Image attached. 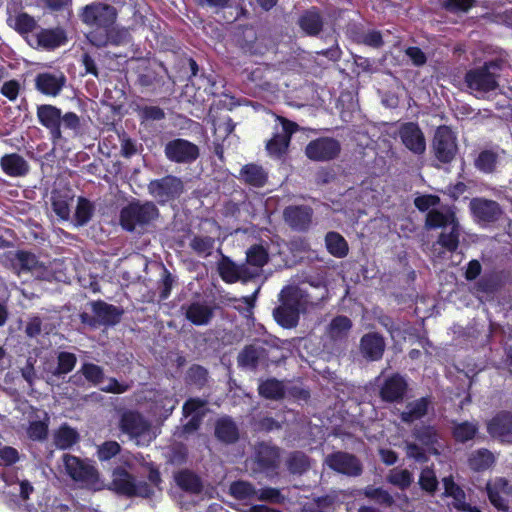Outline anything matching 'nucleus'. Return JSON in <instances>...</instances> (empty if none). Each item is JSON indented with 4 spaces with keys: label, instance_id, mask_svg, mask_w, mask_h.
Returning a JSON list of instances; mask_svg holds the SVG:
<instances>
[{
    "label": "nucleus",
    "instance_id": "f257e3e1",
    "mask_svg": "<svg viewBox=\"0 0 512 512\" xmlns=\"http://www.w3.org/2000/svg\"><path fill=\"white\" fill-rule=\"evenodd\" d=\"M117 15L114 6L103 2H93L81 9L79 17L91 28L86 37L93 46L101 48L118 43Z\"/></svg>",
    "mask_w": 512,
    "mask_h": 512
},
{
    "label": "nucleus",
    "instance_id": "f03ea898",
    "mask_svg": "<svg viewBox=\"0 0 512 512\" xmlns=\"http://www.w3.org/2000/svg\"><path fill=\"white\" fill-rule=\"evenodd\" d=\"M501 70V61L493 60L483 66L469 70L465 75L468 89L477 97L494 91L498 87V72Z\"/></svg>",
    "mask_w": 512,
    "mask_h": 512
},
{
    "label": "nucleus",
    "instance_id": "7ed1b4c3",
    "mask_svg": "<svg viewBox=\"0 0 512 512\" xmlns=\"http://www.w3.org/2000/svg\"><path fill=\"white\" fill-rule=\"evenodd\" d=\"M63 465L66 474L75 482L82 483L89 488H98L100 485L99 472L93 464L75 455L64 454Z\"/></svg>",
    "mask_w": 512,
    "mask_h": 512
},
{
    "label": "nucleus",
    "instance_id": "20e7f679",
    "mask_svg": "<svg viewBox=\"0 0 512 512\" xmlns=\"http://www.w3.org/2000/svg\"><path fill=\"white\" fill-rule=\"evenodd\" d=\"M92 313L82 312L79 315L82 324L91 328H98L100 326H114L119 323L122 311L116 306L108 304L103 300L92 301Z\"/></svg>",
    "mask_w": 512,
    "mask_h": 512
},
{
    "label": "nucleus",
    "instance_id": "39448f33",
    "mask_svg": "<svg viewBox=\"0 0 512 512\" xmlns=\"http://www.w3.org/2000/svg\"><path fill=\"white\" fill-rule=\"evenodd\" d=\"M432 150L435 157L442 163H449L457 153L456 137L447 126L437 128L432 141Z\"/></svg>",
    "mask_w": 512,
    "mask_h": 512
},
{
    "label": "nucleus",
    "instance_id": "423d86ee",
    "mask_svg": "<svg viewBox=\"0 0 512 512\" xmlns=\"http://www.w3.org/2000/svg\"><path fill=\"white\" fill-rule=\"evenodd\" d=\"M33 48H41L46 51H53L68 42L67 33L64 28H40L27 40Z\"/></svg>",
    "mask_w": 512,
    "mask_h": 512
},
{
    "label": "nucleus",
    "instance_id": "0eeeda50",
    "mask_svg": "<svg viewBox=\"0 0 512 512\" xmlns=\"http://www.w3.org/2000/svg\"><path fill=\"white\" fill-rule=\"evenodd\" d=\"M341 151L340 143L329 137L311 141L305 148L306 156L313 161H329L336 158Z\"/></svg>",
    "mask_w": 512,
    "mask_h": 512
},
{
    "label": "nucleus",
    "instance_id": "6e6552de",
    "mask_svg": "<svg viewBox=\"0 0 512 512\" xmlns=\"http://www.w3.org/2000/svg\"><path fill=\"white\" fill-rule=\"evenodd\" d=\"M149 192L160 203L168 202L183 192L182 181L175 176H166L149 183Z\"/></svg>",
    "mask_w": 512,
    "mask_h": 512
},
{
    "label": "nucleus",
    "instance_id": "1a4fd4ad",
    "mask_svg": "<svg viewBox=\"0 0 512 512\" xmlns=\"http://www.w3.org/2000/svg\"><path fill=\"white\" fill-rule=\"evenodd\" d=\"M165 155L176 163H191L199 156V148L186 139H174L165 146Z\"/></svg>",
    "mask_w": 512,
    "mask_h": 512
},
{
    "label": "nucleus",
    "instance_id": "9d476101",
    "mask_svg": "<svg viewBox=\"0 0 512 512\" xmlns=\"http://www.w3.org/2000/svg\"><path fill=\"white\" fill-rule=\"evenodd\" d=\"M324 463L332 470L350 476H359L362 473L360 461L352 454L335 452L326 456Z\"/></svg>",
    "mask_w": 512,
    "mask_h": 512
},
{
    "label": "nucleus",
    "instance_id": "9b49d317",
    "mask_svg": "<svg viewBox=\"0 0 512 512\" xmlns=\"http://www.w3.org/2000/svg\"><path fill=\"white\" fill-rule=\"evenodd\" d=\"M37 118L39 123L49 130L53 143H56L63 138L60 108L51 104L39 105L37 107Z\"/></svg>",
    "mask_w": 512,
    "mask_h": 512
},
{
    "label": "nucleus",
    "instance_id": "f8f14e48",
    "mask_svg": "<svg viewBox=\"0 0 512 512\" xmlns=\"http://www.w3.org/2000/svg\"><path fill=\"white\" fill-rule=\"evenodd\" d=\"M277 119L281 123L282 132L274 134L273 138L268 141L266 149L270 155L280 157L287 150L291 135L298 130V125L283 117H278Z\"/></svg>",
    "mask_w": 512,
    "mask_h": 512
},
{
    "label": "nucleus",
    "instance_id": "ddd939ff",
    "mask_svg": "<svg viewBox=\"0 0 512 512\" xmlns=\"http://www.w3.org/2000/svg\"><path fill=\"white\" fill-rule=\"evenodd\" d=\"M470 209L476 221L480 223L495 222L502 215V209L499 204L485 198L472 199L470 201Z\"/></svg>",
    "mask_w": 512,
    "mask_h": 512
},
{
    "label": "nucleus",
    "instance_id": "4468645a",
    "mask_svg": "<svg viewBox=\"0 0 512 512\" xmlns=\"http://www.w3.org/2000/svg\"><path fill=\"white\" fill-rule=\"evenodd\" d=\"M399 136L404 146L414 154L421 155L426 150V141L420 127L412 122L403 124Z\"/></svg>",
    "mask_w": 512,
    "mask_h": 512
},
{
    "label": "nucleus",
    "instance_id": "2eb2a0df",
    "mask_svg": "<svg viewBox=\"0 0 512 512\" xmlns=\"http://www.w3.org/2000/svg\"><path fill=\"white\" fill-rule=\"evenodd\" d=\"M154 438L150 423L140 414L130 412V440L139 446H147Z\"/></svg>",
    "mask_w": 512,
    "mask_h": 512
},
{
    "label": "nucleus",
    "instance_id": "dca6fc26",
    "mask_svg": "<svg viewBox=\"0 0 512 512\" xmlns=\"http://www.w3.org/2000/svg\"><path fill=\"white\" fill-rule=\"evenodd\" d=\"M66 77L63 73L59 75L50 72L37 74L35 78V88L46 96L55 97L60 94L66 84Z\"/></svg>",
    "mask_w": 512,
    "mask_h": 512
},
{
    "label": "nucleus",
    "instance_id": "f3484780",
    "mask_svg": "<svg viewBox=\"0 0 512 512\" xmlns=\"http://www.w3.org/2000/svg\"><path fill=\"white\" fill-rule=\"evenodd\" d=\"M2 172L12 178L25 177L30 171L27 160L18 153H7L0 158Z\"/></svg>",
    "mask_w": 512,
    "mask_h": 512
},
{
    "label": "nucleus",
    "instance_id": "a211bd4d",
    "mask_svg": "<svg viewBox=\"0 0 512 512\" xmlns=\"http://www.w3.org/2000/svg\"><path fill=\"white\" fill-rule=\"evenodd\" d=\"M359 349L364 358L377 361L382 358L385 351L384 338L375 332L367 333L360 339Z\"/></svg>",
    "mask_w": 512,
    "mask_h": 512
},
{
    "label": "nucleus",
    "instance_id": "6ab92c4d",
    "mask_svg": "<svg viewBox=\"0 0 512 512\" xmlns=\"http://www.w3.org/2000/svg\"><path fill=\"white\" fill-rule=\"evenodd\" d=\"M487 493L492 505L506 511L508 509L507 501L511 494V487L504 478H497L487 484Z\"/></svg>",
    "mask_w": 512,
    "mask_h": 512
},
{
    "label": "nucleus",
    "instance_id": "aec40b11",
    "mask_svg": "<svg viewBox=\"0 0 512 512\" xmlns=\"http://www.w3.org/2000/svg\"><path fill=\"white\" fill-rule=\"evenodd\" d=\"M488 433L501 441H512V415L500 413L487 423Z\"/></svg>",
    "mask_w": 512,
    "mask_h": 512
},
{
    "label": "nucleus",
    "instance_id": "412c9836",
    "mask_svg": "<svg viewBox=\"0 0 512 512\" xmlns=\"http://www.w3.org/2000/svg\"><path fill=\"white\" fill-rule=\"evenodd\" d=\"M407 382L399 374H395L388 378L381 387L380 395L384 401L398 402L401 401L407 391Z\"/></svg>",
    "mask_w": 512,
    "mask_h": 512
},
{
    "label": "nucleus",
    "instance_id": "4be33fe9",
    "mask_svg": "<svg viewBox=\"0 0 512 512\" xmlns=\"http://www.w3.org/2000/svg\"><path fill=\"white\" fill-rule=\"evenodd\" d=\"M287 224L296 230H306L312 219V210L307 206H290L284 210Z\"/></svg>",
    "mask_w": 512,
    "mask_h": 512
},
{
    "label": "nucleus",
    "instance_id": "5701e85b",
    "mask_svg": "<svg viewBox=\"0 0 512 512\" xmlns=\"http://www.w3.org/2000/svg\"><path fill=\"white\" fill-rule=\"evenodd\" d=\"M159 216V211L155 204L151 202H146L143 204L130 202V224L135 222L140 225H145L151 223L153 220L157 219ZM132 227L130 226V231Z\"/></svg>",
    "mask_w": 512,
    "mask_h": 512
},
{
    "label": "nucleus",
    "instance_id": "b1692460",
    "mask_svg": "<svg viewBox=\"0 0 512 512\" xmlns=\"http://www.w3.org/2000/svg\"><path fill=\"white\" fill-rule=\"evenodd\" d=\"M73 201V196L70 190H57L54 189L51 193V207L53 212L62 221L70 219V205Z\"/></svg>",
    "mask_w": 512,
    "mask_h": 512
},
{
    "label": "nucleus",
    "instance_id": "393cba45",
    "mask_svg": "<svg viewBox=\"0 0 512 512\" xmlns=\"http://www.w3.org/2000/svg\"><path fill=\"white\" fill-rule=\"evenodd\" d=\"M6 257L18 274L22 271H32L38 264L36 256L32 252L25 250L10 251L6 254Z\"/></svg>",
    "mask_w": 512,
    "mask_h": 512
},
{
    "label": "nucleus",
    "instance_id": "a878e982",
    "mask_svg": "<svg viewBox=\"0 0 512 512\" xmlns=\"http://www.w3.org/2000/svg\"><path fill=\"white\" fill-rule=\"evenodd\" d=\"M218 271L221 278L227 283L237 282L247 275V268L245 266H238L225 256L218 263Z\"/></svg>",
    "mask_w": 512,
    "mask_h": 512
},
{
    "label": "nucleus",
    "instance_id": "bb28decb",
    "mask_svg": "<svg viewBox=\"0 0 512 512\" xmlns=\"http://www.w3.org/2000/svg\"><path fill=\"white\" fill-rule=\"evenodd\" d=\"M9 27L13 28L18 34L28 40V35L37 27V21L33 16L26 12H19L15 16L7 19Z\"/></svg>",
    "mask_w": 512,
    "mask_h": 512
},
{
    "label": "nucleus",
    "instance_id": "cd10ccee",
    "mask_svg": "<svg viewBox=\"0 0 512 512\" xmlns=\"http://www.w3.org/2000/svg\"><path fill=\"white\" fill-rule=\"evenodd\" d=\"M266 357V350L261 346L250 345L238 355V365L242 368L254 369Z\"/></svg>",
    "mask_w": 512,
    "mask_h": 512
},
{
    "label": "nucleus",
    "instance_id": "c85d7f7f",
    "mask_svg": "<svg viewBox=\"0 0 512 512\" xmlns=\"http://www.w3.org/2000/svg\"><path fill=\"white\" fill-rule=\"evenodd\" d=\"M352 321L347 316H336L326 328V335L333 341H341L348 337Z\"/></svg>",
    "mask_w": 512,
    "mask_h": 512
},
{
    "label": "nucleus",
    "instance_id": "c756f323",
    "mask_svg": "<svg viewBox=\"0 0 512 512\" xmlns=\"http://www.w3.org/2000/svg\"><path fill=\"white\" fill-rule=\"evenodd\" d=\"M431 401L428 397H422L407 404L406 409L401 413V419L405 423H412L424 417Z\"/></svg>",
    "mask_w": 512,
    "mask_h": 512
},
{
    "label": "nucleus",
    "instance_id": "7c9ffc66",
    "mask_svg": "<svg viewBox=\"0 0 512 512\" xmlns=\"http://www.w3.org/2000/svg\"><path fill=\"white\" fill-rule=\"evenodd\" d=\"M212 309L200 302L190 304L186 309V318L195 325H206L212 318Z\"/></svg>",
    "mask_w": 512,
    "mask_h": 512
},
{
    "label": "nucleus",
    "instance_id": "2f4dec72",
    "mask_svg": "<svg viewBox=\"0 0 512 512\" xmlns=\"http://www.w3.org/2000/svg\"><path fill=\"white\" fill-rule=\"evenodd\" d=\"M240 179L249 185L262 187L267 181V173L259 165L247 164L240 170Z\"/></svg>",
    "mask_w": 512,
    "mask_h": 512
},
{
    "label": "nucleus",
    "instance_id": "473e14b6",
    "mask_svg": "<svg viewBox=\"0 0 512 512\" xmlns=\"http://www.w3.org/2000/svg\"><path fill=\"white\" fill-rule=\"evenodd\" d=\"M457 222L455 215L449 209L446 210H430L426 215V227L430 229L449 227Z\"/></svg>",
    "mask_w": 512,
    "mask_h": 512
},
{
    "label": "nucleus",
    "instance_id": "72a5a7b5",
    "mask_svg": "<svg viewBox=\"0 0 512 512\" xmlns=\"http://www.w3.org/2000/svg\"><path fill=\"white\" fill-rule=\"evenodd\" d=\"M256 459L264 470L275 468L279 461V451L276 447L261 443L257 447Z\"/></svg>",
    "mask_w": 512,
    "mask_h": 512
},
{
    "label": "nucleus",
    "instance_id": "f704fd0d",
    "mask_svg": "<svg viewBox=\"0 0 512 512\" xmlns=\"http://www.w3.org/2000/svg\"><path fill=\"white\" fill-rule=\"evenodd\" d=\"M78 440V432L67 424H62L54 434V443L62 450L71 448Z\"/></svg>",
    "mask_w": 512,
    "mask_h": 512
},
{
    "label": "nucleus",
    "instance_id": "c9c22d12",
    "mask_svg": "<svg viewBox=\"0 0 512 512\" xmlns=\"http://www.w3.org/2000/svg\"><path fill=\"white\" fill-rule=\"evenodd\" d=\"M95 205L87 198L80 196L74 213V224L77 227L85 226L93 217Z\"/></svg>",
    "mask_w": 512,
    "mask_h": 512
},
{
    "label": "nucleus",
    "instance_id": "e433bc0d",
    "mask_svg": "<svg viewBox=\"0 0 512 512\" xmlns=\"http://www.w3.org/2000/svg\"><path fill=\"white\" fill-rule=\"evenodd\" d=\"M444 494L453 498V505L458 510H464L469 504L466 503V496L463 489L458 486L451 476L443 478Z\"/></svg>",
    "mask_w": 512,
    "mask_h": 512
},
{
    "label": "nucleus",
    "instance_id": "4c0bfd02",
    "mask_svg": "<svg viewBox=\"0 0 512 512\" xmlns=\"http://www.w3.org/2000/svg\"><path fill=\"white\" fill-rule=\"evenodd\" d=\"M416 439H418L423 445H425L429 452L438 454V443L439 435L434 427L423 426L415 429L413 432Z\"/></svg>",
    "mask_w": 512,
    "mask_h": 512
},
{
    "label": "nucleus",
    "instance_id": "58836bf2",
    "mask_svg": "<svg viewBox=\"0 0 512 512\" xmlns=\"http://www.w3.org/2000/svg\"><path fill=\"white\" fill-rule=\"evenodd\" d=\"M281 302L290 306L291 308H296L298 312L304 309L307 299L304 295L303 291L298 287H286L281 291L280 294Z\"/></svg>",
    "mask_w": 512,
    "mask_h": 512
},
{
    "label": "nucleus",
    "instance_id": "ea45409f",
    "mask_svg": "<svg viewBox=\"0 0 512 512\" xmlns=\"http://www.w3.org/2000/svg\"><path fill=\"white\" fill-rule=\"evenodd\" d=\"M215 434L217 438L226 443H232L238 439V429L230 418H221L217 421Z\"/></svg>",
    "mask_w": 512,
    "mask_h": 512
},
{
    "label": "nucleus",
    "instance_id": "a19ab883",
    "mask_svg": "<svg viewBox=\"0 0 512 512\" xmlns=\"http://www.w3.org/2000/svg\"><path fill=\"white\" fill-rule=\"evenodd\" d=\"M326 248L335 257L343 258L348 254V244L337 232H328L325 237Z\"/></svg>",
    "mask_w": 512,
    "mask_h": 512
},
{
    "label": "nucleus",
    "instance_id": "79ce46f5",
    "mask_svg": "<svg viewBox=\"0 0 512 512\" xmlns=\"http://www.w3.org/2000/svg\"><path fill=\"white\" fill-rule=\"evenodd\" d=\"M273 314L276 321L285 328L296 326L299 320V312L296 308H291L283 302L279 307L274 309Z\"/></svg>",
    "mask_w": 512,
    "mask_h": 512
},
{
    "label": "nucleus",
    "instance_id": "37998d69",
    "mask_svg": "<svg viewBox=\"0 0 512 512\" xmlns=\"http://www.w3.org/2000/svg\"><path fill=\"white\" fill-rule=\"evenodd\" d=\"M301 29L308 35H316L322 28V20L317 11L309 10L298 20Z\"/></svg>",
    "mask_w": 512,
    "mask_h": 512
},
{
    "label": "nucleus",
    "instance_id": "c03bdc74",
    "mask_svg": "<svg viewBox=\"0 0 512 512\" xmlns=\"http://www.w3.org/2000/svg\"><path fill=\"white\" fill-rule=\"evenodd\" d=\"M494 462L493 454L486 449H479L470 454L468 463L474 471H483L488 469Z\"/></svg>",
    "mask_w": 512,
    "mask_h": 512
},
{
    "label": "nucleus",
    "instance_id": "a18cd8bd",
    "mask_svg": "<svg viewBox=\"0 0 512 512\" xmlns=\"http://www.w3.org/2000/svg\"><path fill=\"white\" fill-rule=\"evenodd\" d=\"M151 400H153L155 406H154V414L157 416H164L167 417L172 413V411L175 408V401L172 397H170L168 394L157 392L153 394V398L150 397Z\"/></svg>",
    "mask_w": 512,
    "mask_h": 512
},
{
    "label": "nucleus",
    "instance_id": "49530a36",
    "mask_svg": "<svg viewBox=\"0 0 512 512\" xmlns=\"http://www.w3.org/2000/svg\"><path fill=\"white\" fill-rule=\"evenodd\" d=\"M77 357L72 352L62 351L57 355V366L53 375L60 377L70 373L76 366Z\"/></svg>",
    "mask_w": 512,
    "mask_h": 512
},
{
    "label": "nucleus",
    "instance_id": "de8ad7c7",
    "mask_svg": "<svg viewBox=\"0 0 512 512\" xmlns=\"http://www.w3.org/2000/svg\"><path fill=\"white\" fill-rule=\"evenodd\" d=\"M259 394L267 399L278 400L284 395L283 384L276 379H269L259 385Z\"/></svg>",
    "mask_w": 512,
    "mask_h": 512
},
{
    "label": "nucleus",
    "instance_id": "09e8293b",
    "mask_svg": "<svg viewBox=\"0 0 512 512\" xmlns=\"http://www.w3.org/2000/svg\"><path fill=\"white\" fill-rule=\"evenodd\" d=\"M247 263L257 269L267 264L269 256L267 250L261 245H253L246 252Z\"/></svg>",
    "mask_w": 512,
    "mask_h": 512
},
{
    "label": "nucleus",
    "instance_id": "8fccbe9b",
    "mask_svg": "<svg viewBox=\"0 0 512 512\" xmlns=\"http://www.w3.org/2000/svg\"><path fill=\"white\" fill-rule=\"evenodd\" d=\"M175 479L177 484L186 491L198 493L201 490L200 479L192 472L181 471L176 475Z\"/></svg>",
    "mask_w": 512,
    "mask_h": 512
},
{
    "label": "nucleus",
    "instance_id": "3c124183",
    "mask_svg": "<svg viewBox=\"0 0 512 512\" xmlns=\"http://www.w3.org/2000/svg\"><path fill=\"white\" fill-rule=\"evenodd\" d=\"M387 481L392 485L405 490L413 482V474L407 469H392L387 475Z\"/></svg>",
    "mask_w": 512,
    "mask_h": 512
},
{
    "label": "nucleus",
    "instance_id": "603ef678",
    "mask_svg": "<svg viewBox=\"0 0 512 512\" xmlns=\"http://www.w3.org/2000/svg\"><path fill=\"white\" fill-rule=\"evenodd\" d=\"M112 489L128 496V470L125 466L116 467L112 472Z\"/></svg>",
    "mask_w": 512,
    "mask_h": 512
},
{
    "label": "nucleus",
    "instance_id": "864d4df0",
    "mask_svg": "<svg viewBox=\"0 0 512 512\" xmlns=\"http://www.w3.org/2000/svg\"><path fill=\"white\" fill-rule=\"evenodd\" d=\"M449 233L442 232L439 236L438 243L446 248L448 251L453 252L458 248L460 229L458 222L453 223Z\"/></svg>",
    "mask_w": 512,
    "mask_h": 512
},
{
    "label": "nucleus",
    "instance_id": "5fc2aeb1",
    "mask_svg": "<svg viewBox=\"0 0 512 512\" xmlns=\"http://www.w3.org/2000/svg\"><path fill=\"white\" fill-rule=\"evenodd\" d=\"M230 493L239 500H254L257 490L248 482L237 481L230 485Z\"/></svg>",
    "mask_w": 512,
    "mask_h": 512
},
{
    "label": "nucleus",
    "instance_id": "6e6d98bb",
    "mask_svg": "<svg viewBox=\"0 0 512 512\" xmlns=\"http://www.w3.org/2000/svg\"><path fill=\"white\" fill-rule=\"evenodd\" d=\"M478 431L477 423L462 422L458 423L453 428V436L459 442H466L474 438Z\"/></svg>",
    "mask_w": 512,
    "mask_h": 512
},
{
    "label": "nucleus",
    "instance_id": "4d7b16f0",
    "mask_svg": "<svg viewBox=\"0 0 512 512\" xmlns=\"http://www.w3.org/2000/svg\"><path fill=\"white\" fill-rule=\"evenodd\" d=\"M286 463L289 471L294 474H302L310 466L308 457L302 452L291 453Z\"/></svg>",
    "mask_w": 512,
    "mask_h": 512
},
{
    "label": "nucleus",
    "instance_id": "13d9d810",
    "mask_svg": "<svg viewBox=\"0 0 512 512\" xmlns=\"http://www.w3.org/2000/svg\"><path fill=\"white\" fill-rule=\"evenodd\" d=\"M79 372H81L85 379L94 386L99 385L104 379V371L102 367L94 363H83Z\"/></svg>",
    "mask_w": 512,
    "mask_h": 512
},
{
    "label": "nucleus",
    "instance_id": "bf43d9fd",
    "mask_svg": "<svg viewBox=\"0 0 512 512\" xmlns=\"http://www.w3.org/2000/svg\"><path fill=\"white\" fill-rule=\"evenodd\" d=\"M214 239L209 236H195L191 242L190 247L200 256L207 257L211 254L214 248Z\"/></svg>",
    "mask_w": 512,
    "mask_h": 512
},
{
    "label": "nucleus",
    "instance_id": "052dcab7",
    "mask_svg": "<svg viewBox=\"0 0 512 512\" xmlns=\"http://www.w3.org/2000/svg\"><path fill=\"white\" fill-rule=\"evenodd\" d=\"M497 163V154L490 150L482 151L475 160V166L485 173L494 170Z\"/></svg>",
    "mask_w": 512,
    "mask_h": 512
},
{
    "label": "nucleus",
    "instance_id": "680f3d73",
    "mask_svg": "<svg viewBox=\"0 0 512 512\" xmlns=\"http://www.w3.org/2000/svg\"><path fill=\"white\" fill-rule=\"evenodd\" d=\"M48 420H35L29 423L27 435L33 441H43L48 436Z\"/></svg>",
    "mask_w": 512,
    "mask_h": 512
},
{
    "label": "nucleus",
    "instance_id": "e2e57ef3",
    "mask_svg": "<svg viewBox=\"0 0 512 512\" xmlns=\"http://www.w3.org/2000/svg\"><path fill=\"white\" fill-rule=\"evenodd\" d=\"M121 450L120 445L116 441H105L97 448V457L98 459L103 461H108L111 458L115 457L119 454Z\"/></svg>",
    "mask_w": 512,
    "mask_h": 512
},
{
    "label": "nucleus",
    "instance_id": "0e129e2a",
    "mask_svg": "<svg viewBox=\"0 0 512 512\" xmlns=\"http://www.w3.org/2000/svg\"><path fill=\"white\" fill-rule=\"evenodd\" d=\"M206 401L199 398H190L183 405V414L186 417L190 415L204 416L206 412Z\"/></svg>",
    "mask_w": 512,
    "mask_h": 512
},
{
    "label": "nucleus",
    "instance_id": "69168bd1",
    "mask_svg": "<svg viewBox=\"0 0 512 512\" xmlns=\"http://www.w3.org/2000/svg\"><path fill=\"white\" fill-rule=\"evenodd\" d=\"M419 484L421 488L429 493L436 491L438 481L435 472L430 468H425L421 471Z\"/></svg>",
    "mask_w": 512,
    "mask_h": 512
},
{
    "label": "nucleus",
    "instance_id": "338daca9",
    "mask_svg": "<svg viewBox=\"0 0 512 512\" xmlns=\"http://www.w3.org/2000/svg\"><path fill=\"white\" fill-rule=\"evenodd\" d=\"M21 84L18 80L12 79L3 83L0 93L10 101H15L20 93Z\"/></svg>",
    "mask_w": 512,
    "mask_h": 512
},
{
    "label": "nucleus",
    "instance_id": "774afa93",
    "mask_svg": "<svg viewBox=\"0 0 512 512\" xmlns=\"http://www.w3.org/2000/svg\"><path fill=\"white\" fill-rule=\"evenodd\" d=\"M0 460L4 466H12L20 460V455L12 446H0Z\"/></svg>",
    "mask_w": 512,
    "mask_h": 512
}]
</instances>
